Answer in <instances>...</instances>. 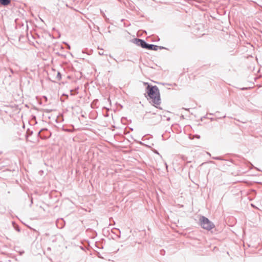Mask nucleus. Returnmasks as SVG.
<instances>
[{"mask_svg": "<svg viewBox=\"0 0 262 262\" xmlns=\"http://www.w3.org/2000/svg\"><path fill=\"white\" fill-rule=\"evenodd\" d=\"M146 92L150 100V102L157 108H161L159 106L161 104V98L158 88L156 85L151 86L147 84Z\"/></svg>", "mask_w": 262, "mask_h": 262, "instance_id": "f257e3e1", "label": "nucleus"}, {"mask_svg": "<svg viewBox=\"0 0 262 262\" xmlns=\"http://www.w3.org/2000/svg\"><path fill=\"white\" fill-rule=\"evenodd\" d=\"M200 221L202 227L205 229L210 230L214 227L213 223L205 216H201Z\"/></svg>", "mask_w": 262, "mask_h": 262, "instance_id": "f03ea898", "label": "nucleus"}, {"mask_svg": "<svg viewBox=\"0 0 262 262\" xmlns=\"http://www.w3.org/2000/svg\"><path fill=\"white\" fill-rule=\"evenodd\" d=\"M134 42L138 46H140L144 49H147V45L144 40L139 38H136Z\"/></svg>", "mask_w": 262, "mask_h": 262, "instance_id": "7ed1b4c3", "label": "nucleus"}, {"mask_svg": "<svg viewBox=\"0 0 262 262\" xmlns=\"http://www.w3.org/2000/svg\"><path fill=\"white\" fill-rule=\"evenodd\" d=\"M161 47H159L156 45H151V44H148L147 47L146 49L151 50H154L157 51L159 48H161Z\"/></svg>", "mask_w": 262, "mask_h": 262, "instance_id": "20e7f679", "label": "nucleus"}, {"mask_svg": "<svg viewBox=\"0 0 262 262\" xmlns=\"http://www.w3.org/2000/svg\"><path fill=\"white\" fill-rule=\"evenodd\" d=\"M0 3L2 5L6 6L10 3V0H0Z\"/></svg>", "mask_w": 262, "mask_h": 262, "instance_id": "39448f33", "label": "nucleus"}, {"mask_svg": "<svg viewBox=\"0 0 262 262\" xmlns=\"http://www.w3.org/2000/svg\"><path fill=\"white\" fill-rule=\"evenodd\" d=\"M57 78L58 80H60L61 78V75L59 72H58L57 74Z\"/></svg>", "mask_w": 262, "mask_h": 262, "instance_id": "423d86ee", "label": "nucleus"}, {"mask_svg": "<svg viewBox=\"0 0 262 262\" xmlns=\"http://www.w3.org/2000/svg\"><path fill=\"white\" fill-rule=\"evenodd\" d=\"M99 54L100 55H103V51L99 52Z\"/></svg>", "mask_w": 262, "mask_h": 262, "instance_id": "0eeeda50", "label": "nucleus"}, {"mask_svg": "<svg viewBox=\"0 0 262 262\" xmlns=\"http://www.w3.org/2000/svg\"><path fill=\"white\" fill-rule=\"evenodd\" d=\"M214 159H216V160H220L221 158L220 157H214L213 158Z\"/></svg>", "mask_w": 262, "mask_h": 262, "instance_id": "6e6552de", "label": "nucleus"}, {"mask_svg": "<svg viewBox=\"0 0 262 262\" xmlns=\"http://www.w3.org/2000/svg\"><path fill=\"white\" fill-rule=\"evenodd\" d=\"M247 89V88H242V90H245Z\"/></svg>", "mask_w": 262, "mask_h": 262, "instance_id": "1a4fd4ad", "label": "nucleus"}]
</instances>
